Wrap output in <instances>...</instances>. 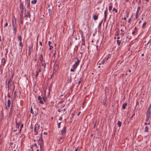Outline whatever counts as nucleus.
Masks as SVG:
<instances>
[{"label": "nucleus", "instance_id": "obj_1", "mask_svg": "<svg viewBox=\"0 0 151 151\" xmlns=\"http://www.w3.org/2000/svg\"><path fill=\"white\" fill-rule=\"evenodd\" d=\"M12 24L13 27V32L14 34H15L17 32V25L16 19L14 21L13 19L12 20Z\"/></svg>", "mask_w": 151, "mask_h": 151}, {"label": "nucleus", "instance_id": "obj_2", "mask_svg": "<svg viewBox=\"0 0 151 151\" xmlns=\"http://www.w3.org/2000/svg\"><path fill=\"white\" fill-rule=\"evenodd\" d=\"M42 132L40 134V137L39 139L38 140L39 144L40 145V148H41V145L43 144V141L42 138Z\"/></svg>", "mask_w": 151, "mask_h": 151}, {"label": "nucleus", "instance_id": "obj_3", "mask_svg": "<svg viewBox=\"0 0 151 151\" xmlns=\"http://www.w3.org/2000/svg\"><path fill=\"white\" fill-rule=\"evenodd\" d=\"M76 58L77 59V61L73 65V69H76L77 68L78 66V65L81 60L77 58Z\"/></svg>", "mask_w": 151, "mask_h": 151}, {"label": "nucleus", "instance_id": "obj_4", "mask_svg": "<svg viewBox=\"0 0 151 151\" xmlns=\"http://www.w3.org/2000/svg\"><path fill=\"white\" fill-rule=\"evenodd\" d=\"M33 43L32 42H31V45H30L28 47V54L30 56L31 55V51L32 49Z\"/></svg>", "mask_w": 151, "mask_h": 151}, {"label": "nucleus", "instance_id": "obj_5", "mask_svg": "<svg viewBox=\"0 0 151 151\" xmlns=\"http://www.w3.org/2000/svg\"><path fill=\"white\" fill-rule=\"evenodd\" d=\"M40 125H35V126L34 131L36 133L35 135H37L38 134V132L39 129H40Z\"/></svg>", "mask_w": 151, "mask_h": 151}, {"label": "nucleus", "instance_id": "obj_6", "mask_svg": "<svg viewBox=\"0 0 151 151\" xmlns=\"http://www.w3.org/2000/svg\"><path fill=\"white\" fill-rule=\"evenodd\" d=\"M24 17H27L29 18H30L31 15L30 14V11L27 10L26 13H24Z\"/></svg>", "mask_w": 151, "mask_h": 151}, {"label": "nucleus", "instance_id": "obj_7", "mask_svg": "<svg viewBox=\"0 0 151 151\" xmlns=\"http://www.w3.org/2000/svg\"><path fill=\"white\" fill-rule=\"evenodd\" d=\"M58 64L56 63H55L53 66V68H54V71H53V73H54V71H55V72H56L57 71V70H58Z\"/></svg>", "mask_w": 151, "mask_h": 151}, {"label": "nucleus", "instance_id": "obj_8", "mask_svg": "<svg viewBox=\"0 0 151 151\" xmlns=\"http://www.w3.org/2000/svg\"><path fill=\"white\" fill-rule=\"evenodd\" d=\"M37 70L36 71V74L35 75V78H37V77L38 76V75L39 74V72H40L41 71V68L40 67H37Z\"/></svg>", "mask_w": 151, "mask_h": 151}, {"label": "nucleus", "instance_id": "obj_9", "mask_svg": "<svg viewBox=\"0 0 151 151\" xmlns=\"http://www.w3.org/2000/svg\"><path fill=\"white\" fill-rule=\"evenodd\" d=\"M66 127L64 126L63 129L61 130V134L62 135L65 134H66Z\"/></svg>", "mask_w": 151, "mask_h": 151}, {"label": "nucleus", "instance_id": "obj_10", "mask_svg": "<svg viewBox=\"0 0 151 151\" xmlns=\"http://www.w3.org/2000/svg\"><path fill=\"white\" fill-rule=\"evenodd\" d=\"M25 2L26 4H27V8L29 9L30 8V0H25Z\"/></svg>", "mask_w": 151, "mask_h": 151}, {"label": "nucleus", "instance_id": "obj_11", "mask_svg": "<svg viewBox=\"0 0 151 151\" xmlns=\"http://www.w3.org/2000/svg\"><path fill=\"white\" fill-rule=\"evenodd\" d=\"M42 99V98L40 96H38V100H39V102L41 104H44V102L43 101L41 100Z\"/></svg>", "mask_w": 151, "mask_h": 151}, {"label": "nucleus", "instance_id": "obj_12", "mask_svg": "<svg viewBox=\"0 0 151 151\" xmlns=\"http://www.w3.org/2000/svg\"><path fill=\"white\" fill-rule=\"evenodd\" d=\"M14 70H12L11 69V76L10 77V78L11 79H13V77L14 76Z\"/></svg>", "mask_w": 151, "mask_h": 151}, {"label": "nucleus", "instance_id": "obj_13", "mask_svg": "<svg viewBox=\"0 0 151 151\" xmlns=\"http://www.w3.org/2000/svg\"><path fill=\"white\" fill-rule=\"evenodd\" d=\"M53 9V7H52L51 8H49L48 9V13H47V14H48L50 16L51 13L52 12V11Z\"/></svg>", "mask_w": 151, "mask_h": 151}, {"label": "nucleus", "instance_id": "obj_14", "mask_svg": "<svg viewBox=\"0 0 151 151\" xmlns=\"http://www.w3.org/2000/svg\"><path fill=\"white\" fill-rule=\"evenodd\" d=\"M23 3H22V2H21V1H20V5H19V6H20V10H22L23 11Z\"/></svg>", "mask_w": 151, "mask_h": 151}, {"label": "nucleus", "instance_id": "obj_15", "mask_svg": "<svg viewBox=\"0 0 151 151\" xmlns=\"http://www.w3.org/2000/svg\"><path fill=\"white\" fill-rule=\"evenodd\" d=\"M107 101V97L106 96L105 98L104 99L103 101V104L104 105H105L106 103V101Z\"/></svg>", "mask_w": 151, "mask_h": 151}, {"label": "nucleus", "instance_id": "obj_16", "mask_svg": "<svg viewBox=\"0 0 151 151\" xmlns=\"http://www.w3.org/2000/svg\"><path fill=\"white\" fill-rule=\"evenodd\" d=\"M104 17H105V19H104V21H105L106 17H107V8H106V10L104 11Z\"/></svg>", "mask_w": 151, "mask_h": 151}, {"label": "nucleus", "instance_id": "obj_17", "mask_svg": "<svg viewBox=\"0 0 151 151\" xmlns=\"http://www.w3.org/2000/svg\"><path fill=\"white\" fill-rule=\"evenodd\" d=\"M71 81H72L71 77V76H70L68 78L67 83H70L71 82Z\"/></svg>", "mask_w": 151, "mask_h": 151}, {"label": "nucleus", "instance_id": "obj_18", "mask_svg": "<svg viewBox=\"0 0 151 151\" xmlns=\"http://www.w3.org/2000/svg\"><path fill=\"white\" fill-rule=\"evenodd\" d=\"M111 54H108V55L105 58V60H104L102 62H103L104 61H105V60H107L108 59L111 57Z\"/></svg>", "mask_w": 151, "mask_h": 151}, {"label": "nucleus", "instance_id": "obj_19", "mask_svg": "<svg viewBox=\"0 0 151 151\" xmlns=\"http://www.w3.org/2000/svg\"><path fill=\"white\" fill-rule=\"evenodd\" d=\"M39 59L40 60V61L44 60H43L42 55V54H40V55Z\"/></svg>", "mask_w": 151, "mask_h": 151}, {"label": "nucleus", "instance_id": "obj_20", "mask_svg": "<svg viewBox=\"0 0 151 151\" xmlns=\"http://www.w3.org/2000/svg\"><path fill=\"white\" fill-rule=\"evenodd\" d=\"M1 61L2 63H3V65L4 66L5 65L6 62V60L5 59V58H3L1 60Z\"/></svg>", "mask_w": 151, "mask_h": 151}, {"label": "nucleus", "instance_id": "obj_21", "mask_svg": "<svg viewBox=\"0 0 151 151\" xmlns=\"http://www.w3.org/2000/svg\"><path fill=\"white\" fill-rule=\"evenodd\" d=\"M127 105V103H125L122 106V108L125 109L126 108V106Z\"/></svg>", "mask_w": 151, "mask_h": 151}, {"label": "nucleus", "instance_id": "obj_22", "mask_svg": "<svg viewBox=\"0 0 151 151\" xmlns=\"http://www.w3.org/2000/svg\"><path fill=\"white\" fill-rule=\"evenodd\" d=\"M16 128L17 129H18L19 127V124L17 123V120L16 119Z\"/></svg>", "mask_w": 151, "mask_h": 151}, {"label": "nucleus", "instance_id": "obj_23", "mask_svg": "<svg viewBox=\"0 0 151 151\" xmlns=\"http://www.w3.org/2000/svg\"><path fill=\"white\" fill-rule=\"evenodd\" d=\"M19 45L21 47V51H22V47L23 46V45L22 42H20L19 43Z\"/></svg>", "mask_w": 151, "mask_h": 151}, {"label": "nucleus", "instance_id": "obj_24", "mask_svg": "<svg viewBox=\"0 0 151 151\" xmlns=\"http://www.w3.org/2000/svg\"><path fill=\"white\" fill-rule=\"evenodd\" d=\"M14 147V149L13 150V151H16V150L15 149V148H17L18 147V145L16 144H14L13 146Z\"/></svg>", "mask_w": 151, "mask_h": 151}, {"label": "nucleus", "instance_id": "obj_25", "mask_svg": "<svg viewBox=\"0 0 151 151\" xmlns=\"http://www.w3.org/2000/svg\"><path fill=\"white\" fill-rule=\"evenodd\" d=\"M93 18L94 20H96L98 18V15H95L93 16Z\"/></svg>", "mask_w": 151, "mask_h": 151}, {"label": "nucleus", "instance_id": "obj_26", "mask_svg": "<svg viewBox=\"0 0 151 151\" xmlns=\"http://www.w3.org/2000/svg\"><path fill=\"white\" fill-rule=\"evenodd\" d=\"M86 48L85 46L81 45V50L84 51V50Z\"/></svg>", "mask_w": 151, "mask_h": 151}, {"label": "nucleus", "instance_id": "obj_27", "mask_svg": "<svg viewBox=\"0 0 151 151\" xmlns=\"http://www.w3.org/2000/svg\"><path fill=\"white\" fill-rule=\"evenodd\" d=\"M37 0H34L31 1V3L33 4H35L37 3Z\"/></svg>", "mask_w": 151, "mask_h": 151}, {"label": "nucleus", "instance_id": "obj_28", "mask_svg": "<svg viewBox=\"0 0 151 151\" xmlns=\"http://www.w3.org/2000/svg\"><path fill=\"white\" fill-rule=\"evenodd\" d=\"M11 104L10 100L9 99H8L7 101V105L9 107L10 106Z\"/></svg>", "mask_w": 151, "mask_h": 151}, {"label": "nucleus", "instance_id": "obj_29", "mask_svg": "<svg viewBox=\"0 0 151 151\" xmlns=\"http://www.w3.org/2000/svg\"><path fill=\"white\" fill-rule=\"evenodd\" d=\"M117 124L119 126V127H120L122 125V122L120 121H119Z\"/></svg>", "mask_w": 151, "mask_h": 151}, {"label": "nucleus", "instance_id": "obj_30", "mask_svg": "<svg viewBox=\"0 0 151 151\" xmlns=\"http://www.w3.org/2000/svg\"><path fill=\"white\" fill-rule=\"evenodd\" d=\"M40 62L41 63L42 66L45 65V64H46V63H45V61L44 60H43V61H40Z\"/></svg>", "mask_w": 151, "mask_h": 151}, {"label": "nucleus", "instance_id": "obj_31", "mask_svg": "<svg viewBox=\"0 0 151 151\" xmlns=\"http://www.w3.org/2000/svg\"><path fill=\"white\" fill-rule=\"evenodd\" d=\"M119 29H118V30H117L116 33L115 35L116 36L118 35H119Z\"/></svg>", "mask_w": 151, "mask_h": 151}, {"label": "nucleus", "instance_id": "obj_32", "mask_svg": "<svg viewBox=\"0 0 151 151\" xmlns=\"http://www.w3.org/2000/svg\"><path fill=\"white\" fill-rule=\"evenodd\" d=\"M11 85L12 86V87L13 88V89H14L15 85H14V82H13L12 84H11Z\"/></svg>", "mask_w": 151, "mask_h": 151}, {"label": "nucleus", "instance_id": "obj_33", "mask_svg": "<svg viewBox=\"0 0 151 151\" xmlns=\"http://www.w3.org/2000/svg\"><path fill=\"white\" fill-rule=\"evenodd\" d=\"M19 20L20 21L21 24H22L23 23L22 21V18L21 17H19Z\"/></svg>", "mask_w": 151, "mask_h": 151}, {"label": "nucleus", "instance_id": "obj_34", "mask_svg": "<svg viewBox=\"0 0 151 151\" xmlns=\"http://www.w3.org/2000/svg\"><path fill=\"white\" fill-rule=\"evenodd\" d=\"M117 44L119 45L121 44V40H117Z\"/></svg>", "mask_w": 151, "mask_h": 151}, {"label": "nucleus", "instance_id": "obj_35", "mask_svg": "<svg viewBox=\"0 0 151 151\" xmlns=\"http://www.w3.org/2000/svg\"><path fill=\"white\" fill-rule=\"evenodd\" d=\"M140 6H139L137 8V12H136V13H137L139 14V10L140 9Z\"/></svg>", "mask_w": 151, "mask_h": 151}, {"label": "nucleus", "instance_id": "obj_36", "mask_svg": "<svg viewBox=\"0 0 151 151\" xmlns=\"http://www.w3.org/2000/svg\"><path fill=\"white\" fill-rule=\"evenodd\" d=\"M81 40L82 41V42H85V37L83 35H82L81 36Z\"/></svg>", "mask_w": 151, "mask_h": 151}, {"label": "nucleus", "instance_id": "obj_37", "mask_svg": "<svg viewBox=\"0 0 151 151\" xmlns=\"http://www.w3.org/2000/svg\"><path fill=\"white\" fill-rule=\"evenodd\" d=\"M148 131V127H147L146 126L145 129V132H147Z\"/></svg>", "mask_w": 151, "mask_h": 151}, {"label": "nucleus", "instance_id": "obj_38", "mask_svg": "<svg viewBox=\"0 0 151 151\" xmlns=\"http://www.w3.org/2000/svg\"><path fill=\"white\" fill-rule=\"evenodd\" d=\"M42 98H43L42 101H43V102H46V97H45V96H43Z\"/></svg>", "mask_w": 151, "mask_h": 151}, {"label": "nucleus", "instance_id": "obj_39", "mask_svg": "<svg viewBox=\"0 0 151 151\" xmlns=\"http://www.w3.org/2000/svg\"><path fill=\"white\" fill-rule=\"evenodd\" d=\"M18 38L20 42H21L22 40V38L20 36H18Z\"/></svg>", "mask_w": 151, "mask_h": 151}, {"label": "nucleus", "instance_id": "obj_40", "mask_svg": "<svg viewBox=\"0 0 151 151\" xmlns=\"http://www.w3.org/2000/svg\"><path fill=\"white\" fill-rule=\"evenodd\" d=\"M146 24V22H144L142 24V28H144V27H145V26Z\"/></svg>", "mask_w": 151, "mask_h": 151}, {"label": "nucleus", "instance_id": "obj_41", "mask_svg": "<svg viewBox=\"0 0 151 151\" xmlns=\"http://www.w3.org/2000/svg\"><path fill=\"white\" fill-rule=\"evenodd\" d=\"M23 11L21 10V14L20 15V17H22V18L23 17Z\"/></svg>", "mask_w": 151, "mask_h": 151}, {"label": "nucleus", "instance_id": "obj_42", "mask_svg": "<svg viewBox=\"0 0 151 151\" xmlns=\"http://www.w3.org/2000/svg\"><path fill=\"white\" fill-rule=\"evenodd\" d=\"M129 13L127 11L126 12V15L125 17H128L129 16Z\"/></svg>", "mask_w": 151, "mask_h": 151}, {"label": "nucleus", "instance_id": "obj_43", "mask_svg": "<svg viewBox=\"0 0 151 151\" xmlns=\"http://www.w3.org/2000/svg\"><path fill=\"white\" fill-rule=\"evenodd\" d=\"M113 11H115L116 13H117L118 12L117 10L114 8H113Z\"/></svg>", "mask_w": 151, "mask_h": 151}, {"label": "nucleus", "instance_id": "obj_44", "mask_svg": "<svg viewBox=\"0 0 151 151\" xmlns=\"http://www.w3.org/2000/svg\"><path fill=\"white\" fill-rule=\"evenodd\" d=\"M112 8V6H109V11H111V10Z\"/></svg>", "mask_w": 151, "mask_h": 151}, {"label": "nucleus", "instance_id": "obj_45", "mask_svg": "<svg viewBox=\"0 0 151 151\" xmlns=\"http://www.w3.org/2000/svg\"><path fill=\"white\" fill-rule=\"evenodd\" d=\"M61 123V122H60L58 123V128H60V124Z\"/></svg>", "mask_w": 151, "mask_h": 151}, {"label": "nucleus", "instance_id": "obj_46", "mask_svg": "<svg viewBox=\"0 0 151 151\" xmlns=\"http://www.w3.org/2000/svg\"><path fill=\"white\" fill-rule=\"evenodd\" d=\"M30 113H31L32 114H34V112H33V109H32V107H31V108L30 109Z\"/></svg>", "mask_w": 151, "mask_h": 151}, {"label": "nucleus", "instance_id": "obj_47", "mask_svg": "<svg viewBox=\"0 0 151 151\" xmlns=\"http://www.w3.org/2000/svg\"><path fill=\"white\" fill-rule=\"evenodd\" d=\"M138 17V14L136 13V16H135V18L136 19H137Z\"/></svg>", "mask_w": 151, "mask_h": 151}, {"label": "nucleus", "instance_id": "obj_48", "mask_svg": "<svg viewBox=\"0 0 151 151\" xmlns=\"http://www.w3.org/2000/svg\"><path fill=\"white\" fill-rule=\"evenodd\" d=\"M150 114H146V117H150Z\"/></svg>", "mask_w": 151, "mask_h": 151}, {"label": "nucleus", "instance_id": "obj_49", "mask_svg": "<svg viewBox=\"0 0 151 151\" xmlns=\"http://www.w3.org/2000/svg\"><path fill=\"white\" fill-rule=\"evenodd\" d=\"M135 115V114H134V113H133V114L132 115V116H131V117L130 118V120H132V117H133V116Z\"/></svg>", "mask_w": 151, "mask_h": 151}, {"label": "nucleus", "instance_id": "obj_50", "mask_svg": "<svg viewBox=\"0 0 151 151\" xmlns=\"http://www.w3.org/2000/svg\"><path fill=\"white\" fill-rule=\"evenodd\" d=\"M8 23L7 22H6L4 26V27H6L8 26Z\"/></svg>", "mask_w": 151, "mask_h": 151}, {"label": "nucleus", "instance_id": "obj_51", "mask_svg": "<svg viewBox=\"0 0 151 151\" xmlns=\"http://www.w3.org/2000/svg\"><path fill=\"white\" fill-rule=\"evenodd\" d=\"M151 111L150 110H147L146 112V114H150Z\"/></svg>", "mask_w": 151, "mask_h": 151}, {"label": "nucleus", "instance_id": "obj_52", "mask_svg": "<svg viewBox=\"0 0 151 151\" xmlns=\"http://www.w3.org/2000/svg\"><path fill=\"white\" fill-rule=\"evenodd\" d=\"M12 79H11V78H10L9 79L8 81V83H10V81H12Z\"/></svg>", "mask_w": 151, "mask_h": 151}, {"label": "nucleus", "instance_id": "obj_53", "mask_svg": "<svg viewBox=\"0 0 151 151\" xmlns=\"http://www.w3.org/2000/svg\"><path fill=\"white\" fill-rule=\"evenodd\" d=\"M49 47H50V48H49V50H50L52 48H53V47L52 46H51V45H49Z\"/></svg>", "mask_w": 151, "mask_h": 151}, {"label": "nucleus", "instance_id": "obj_54", "mask_svg": "<svg viewBox=\"0 0 151 151\" xmlns=\"http://www.w3.org/2000/svg\"><path fill=\"white\" fill-rule=\"evenodd\" d=\"M81 45L85 46V42H83L81 44Z\"/></svg>", "mask_w": 151, "mask_h": 151}, {"label": "nucleus", "instance_id": "obj_55", "mask_svg": "<svg viewBox=\"0 0 151 151\" xmlns=\"http://www.w3.org/2000/svg\"><path fill=\"white\" fill-rule=\"evenodd\" d=\"M71 115L72 116H71V117H70V119H71L72 118H73V117L74 115V113H72V114H71Z\"/></svg>", "mask_w": 151, "mask_h": 151}, {"label": "nucleus", "instance_id": "obj_56", "mask_svg": "<svg viewBox=\"0 0 151 151\" xmlns=\"http://www.w3.org/2000/svg\"><path fill=\"white\" fill-rule=\"evenodd\" d=\"M75 69H73H73H72V68L70 70V71L71 72H74L75 71V70H74Z\"/></svg>", "mask_w": 151, "mask_h": 151}, {"label": "nucleus", "instance_id": "obj_57", "mask_svg": "<svg viewBox=\"0 0 151 151\" xmlns=\"http://www.w3.org/2000/svg\"><path fill=\"white\" fill-rule=\"evenodd\" d=\"M23 124H22L21 125L20 128L21 129L22 128H23Z\"/></svg>", "mask_w": 151, "mask_h": 151}, {"label": "nucleus", "instance_id": "obj_58", "mask_svg": "<svg viewBox=\"0 0 151 151\" xmlns=\"http://www.w3.org/2000/svg\"><path fill=\"white\" fill-rule=\"evenodd\" d=\"M151 107V105H150L149 107H148V108L147 109V110L150 111Z\"/></svg>", "mask_w": 151, "mask_h": 151}, {"label": "nucleus", "instance_id": "obj_59", "mask_svg": "<svg viewBox=\"0 0 151 151\" xmlns=\"http://www.w3.org/2000/svg\"><path fill=\"white\" fill-rule=\"evenodd\" d=\"M16 95L17 96V94H16V91H15L14 92V97H16Z\"/></svg>", "mask_w": 151, "mask_h": 151}, {"label": "nucleus", "instance_id": "obj_60", "mask_svg": "<svg viewBox=\"0 0 151 151\" xmlns=\"http://www.w3.org/2000/svg\"><path fill=\"white\" fill-rule=\"evenodd\" d=\"M132 34L133 35H135V31H133L132 33Z\"/></svg>", "mask_w": 151, "mask_h": 151}, {"label": "nucleus", "instance_id": "obj_61", "mask_svg": "<svg viewBox=\"0 0 151 151\" xmlns=\"http://www.w3.org/2000/svg\"><path fill=\"white\" fill-rule=\"evenodd\" d=\"M62 119H63L62 117H61L59 118V120H60L61 121V120H62Z\"/></svg>", "mask_w": 151, "mask_h": 151}, {"label": "nucleus", "instance_id": "obj_62", "mask_svg": "<svg viewBox=\"0 0 151 151\" xmlns=\"http://www.w3.org/2000/svg\"><path fill=\"white\" fill-rule=\"evenodd\" d=\"M9 98H10V95L9 93V92L8 93V96H7Z\"/></svg>", "mask_w": 151, "mask_h": 151}, {"label": "nucleus", "instance_id": "obj_63", "mask_svg": "<svg viewBox=\"0 0 151 151\" xmlns=\"http://www.w3.org/2000/svg\"><path fill=\"white\" fill-rule=\"evenodd\" d=\"M82 81V80H80L78 82V84H79Z\"/></svg>", "mask_w": 151, "mask_h": 151}, {"label": "nucleus", "instance_id": "obj_64", "mask_svg": "<svg viewBox=\"0 0 151 151\" xmlns=\"http://www.w3.org/2000/svg\"><path fill=\"white\" fill-rule=\"evenodd\" d=\"M51 42L50 41H49L48 42V44L49 45H50V44L51 43Z\"/></svg>", "mask_w": 151, "mask_h": 151}]
</instances>
